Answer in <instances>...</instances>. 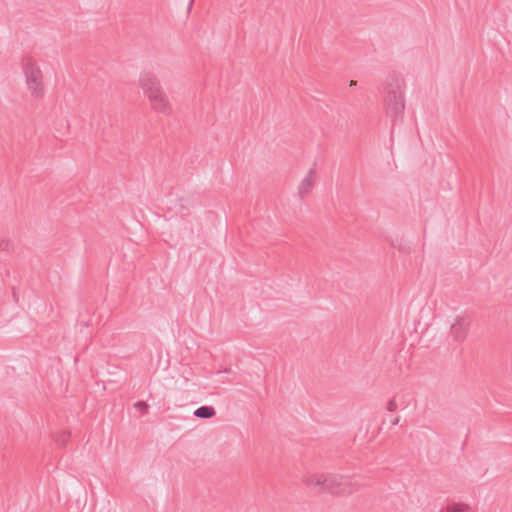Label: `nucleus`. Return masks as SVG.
I'll return each mask as SVG.
<instances>
[{"instance_id":"1","label":"nucleus","mask_w":512,"mask_h":512,"mask_svg":"<svg viewBox=\"0 0 512 512\" xmlns=\"http://www.w3.org/2000/svg\"><path fill=\"white\" fill-rule=\"evenodd\" d=\"M383 105L386 116L394 126L402 120L405 110L406 84L403 76L396 72L387 75L384 87Z\"/></svg>"},{"instance_id":"2","label":"nucleus","mask_w":512,"mask_h":512,"mask_svg":"<svg viewBox=\"0 0 512 512\" xmlns=\"http://www.w3.org/2000/svg\"><path fill=\"white\" fill-rule=\"evenodd\" d=\"M139 85L155 111L164 115L171 114V103L157 75L152 72H142Z\"/></svg>"},{"instance_id":"3","label":"nucleus","mask_w":512,"mask_h":512,"mask_svg":"<svg viewBox=\"0 0 512 512\" xmlns=\"http://www.w3.org/2000/svg\"><path fill=\"white\" fill-rule=\"evenodd\" d=\"M23 72L31 95L35 98H41L44 95V83L39 65L32 58H27L23 62Z\"/></svg>"},{"instance_id":"4","label":"nucleus","mask_w":512,"mask_h":512,"mask_svg":"<svg viewBox=\"0 0 512 512\" xmlns=\"http://www.w3.org/2000/svg\"><path fill=\"white\" fill-rule=\"evenodd\" d=\"M357 485L348 476L328 474V493L336 495L350 494L357 489Z\"/></svg>"},{"instance_id":"5","label":"nucleus","mask_w":512,"mask_h":512,"mask_svg":"<svg viewBox=\"0 0 512 512\" xmlns=\"http://www.w3.org/2000/svg\"><path fill=\"white\" fill-rule=\"evenodd\" d=\"M302 481L307 487L319 493H328V474L308 472Z\"/></svg>"},{"instance_id":"6","label":"nucleus","mask_w":512,"mask_h":512,"mask_svg":"<svg viewBox=\"0 0 512 512\" xmlns=\"http://www.w3.org/2000/svg\"><path fill=\"white\" fill-rule=\"evenodd\" d=\"M302 481L307 487L319 493H328V474L308 472Z\"/></svg>"},{"instance_id":"7","label":"nucleus","mask_w":512,"mask_h":512,"mask_svg":"<svg viewBox=\"0 0 512 512\" xmlns=\"http://www.w3.org/2000/svg\"><path fill=\"white\" fill-rule=\"evenodd\" d=\"M470 319L467 316H458L450 326L451 336L455 341H463L468 333Z\"/></svg>"},{"instance_id":"8","label":"nucleus","mask_w":512,"mask_h":512,"mask_svg":"<svg viewBox=\"0 0 512 512\" xmlns=\"http://www.w3.org/2000/svg\"><path fill=\"white\" fill-rule=\"evenodd\" d=\"M316 174V168L313 167L308 171L307 175L300 182L298 186V195L300 199H304L313 189L316 181Z\"/></svg>"},{"instance_id":"9","label":"nucleus","mask_w":512,"mask_h":512,"mask_svg":"<svg viewBox=\"0 0 512 512\" xmlns=\"http://www.w3.org/2000/svg\"><path fill=\"white\" fill-rule=\"evenodd\" d=\"M215 415V409L212 406H200L194 411V416L201 419H208Z\"/></svg>"},{"instance_id":"10","label":"nucleus","mask_w":512,"mask_h":512,"mask_svg":"<svg viewBox=\"0 0 512 512\" xmlns=\"http://www.w3.org/2000/svg\"><path fill=\"white\" fill-rule=\"evenodd\" d=\"M445 512H472V509L466 504L451 503L446 507Z\"/></svg>"},{"instance_id":"11","label":"nucleus","mask_w":512,"mask_h":512,"mask_svg":"<svg viewBox=\"0 0 512 512\" xmlns=\"http://www.w3.org/2000/svg\"><path fill=\"white\" fill-rule=\"evenodd\" d=\"M134 407L138 409L142 414H145L148 412V404L144 401H138L134 404Z\"/></svg>"},{"instance_id":"12","label":"nucleus","mask_w":512,"mask_h":512,"mask_svg":"<svg viewBox=\"0 0 512 512\" xmlns=\"http://www.w3.org/2000/svg\"><path fill=\"white\" fill-rule=\"evenodd\" d=\"M398 405L395 399H391L387 404V410L393 412L397 409Z\"/></svg>"},{"instance_id":"13","label":"nucleus","mask_w":512,"mask_h":512,"mask_svg":"<svg viewBox=\"0 0 512 512\" xmlns=\"http://www.w3.org/2000/svg\"><path fill=\"white\" fill-rule=\"evenodd\" d=\"M59 124L61 125V127L64 129V130H68L69 128V123L67 120H60ZM66 133V131H63L60 133L61 136H64Z\"/></svg>"},{"instance_id":"14","label":"nucleus","mask_w":512,"mask_h":512,"mask_svg":"<svg viewBox=\"0 0 512 512\" xmlns=\"http://www.w3.org/2000/svg\"><path fill=\"white\" fill-rule=\"evenodd\" d=\"M390 423L391 425L395 426L399 423V418L398 417H393L391 420H390Z\"/></svg>"},{"instance_id":"15","label":"nucleus","mask_w":512,"mask_h":512,"mask_svg":"<svg viewBox=\"0 0 512 512\" xmlns=\"http://www.w3.org/2000/svg\"><path fill=\"white\" fill-rule=\"evenodd\" d=\"M357 85V82L355 80H351L350 83H349V86H356Z\"/></svg>"},{"instance_id":"16","label":"nucleus","mask_w":512,"mask_h":512,"mask_svg":"<svg viewBox=\"0 0 512 512\" xmlns=\"http://www.w3.org/2000/svg\"><path fill=\"white\" fill-rule=\"evenodd\" d=\"M193 1H194V0H190V4H189V6H188V9H190V8H191V4L193 3Z\"/></svg>"},{"instance_id":"17","label":"nucleus","mask_w":512,"mask_h":512,"mask_svg":"<svg viewBox=\"0 0 512 512\" xmlns=\"http://www.w3.org/2000/svg\"><path fill=\"white\" fill-rule=\"evenodd\" d=\"M61 445H65V439L61 440Z\"/></svg>"}]
</instances>
